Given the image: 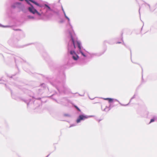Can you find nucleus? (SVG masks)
<instances>
[{
	"instance_id": "obj_1",
	"label": "nucleus",
	"mask_w": 157,
	"mask_h": 157,
	"mask_svg": "<svg viewBox=\"0 0 157 157\" xmlns=\"http://www.w3.org/2000/svg\"><path fill=\"white\" fill-rule=\"evenodd\" d=\"M67 19L68 20V22L66 25V27L67 29L68 37L69 38V40L68 44V50L70 51L71 54L74 53L78 57V56L75 54V52L71 50V49H74L77 46L78 48V51L79 52L81 53L83 56H85V55L82 52V49L83 48L82 47L81 43L76 37V35L73 29V27L71 23L70 19L69 17Z\"/></svg>"
},
{
	"instance_id": "obj_2",
	"label": "nucleus",
	"mask_w": 157,
	"mask_h": 157,
	"mask_svg": "<svg viewBox=\"0 0 157 157\" xmlns=\"http://www.w3.org/2000/svg\"><path fill=\"white\" fill-rule=\"evenodd\" d=\"M82 49V52L85 55V56H83L81 53L79 52L78 51V48L77 47L73 49H71V51H73L75 52V54L78 56V57L73 53L71 54L70 51L68 50V45L67 46L68 52L71 56L72 59L76 61L78 60V63L79 64L82 65L86 64L87 62H86V59L87 58H92L94 56H99L102 55L105 52L106 50L102 53H90L86 51L83 48Z\"/></svg>"
},
{
	"instance_id": "obj_3",
	"label": "nucleus",
	"mask_w": 157,
	"mask_h": 157,
	"mask_svg": "<svg viewBox=\"0 0 157 157\" xmlns=\"http://www.w3.org/2000/svg\"><path fill=\"white\" fill-rule=\"evenodd\" d=\"M65 74L63 71L56 78H53L50 83L57 90L59 93H65L70 91V89L65 84Z\"/></svg>"
},
{
	"instance_id": "obj_4",
	"label": "nucleus",
	"mask_w": 157,
	"mask_h": 157,
	"mask_svg": "<svg viewBox=\"0 0 157 157\" xmlns=\"http://www.w3.org/2000/svg\"><path fill=\"white\" fill-rule=\"evenodd\" d=\"M28 4L30 6L29 7H28V11H29L30 13L33 14H36L38 16L40 17V18H41V16H43L47 17H52L53 15L55 14L57 15H59V10L55 7H50V8L53 10H57L58 11V13H56L52 10V11L50 12V13L51 14H50L49 15H47L46 14V13H47L46 9L40 7L41 8V9L40 10V11L41 12V13H40L34 8L33 5L31 4L30 2H29Z\"/></svg>"
},
{
	"instance_id": "obj_5",
	"label": "nucleus",
	"mask_w": 157,
	"mask_h": 157,
	"mask_svg": "<svg viewBox=\"0 0 157 157\" xmlns=\"http://www.w3.org/2000/svg\"><path fill=\"white\" fill-rule=\"evenodd\" d=\"M18 41V40L16 38L14 37L9 40L8 42L11 45L17 48H23L25 46H27L30 44H28L25 45L19 46L17 44Z\"/></svg>"
},
{
	"instance_id": "obj_6",
	"label": "nucleus",
	"mask_w": 157,
	"mask_h": 157,
	"mask_svg": "<svg viewBox=\"0 0 157 157\" xmlns=\"http://www.w3.org/2000/svg\"><path fill=\"white\" fill-rule=\"evenodd\" d=\"M92 117H93V116L87 115L82 113L78 116L76 121L77 123H80L81 121H84L86 119Z\"/></svg>"
},
{
	"instance_id": "obj_7",
	"label": "nucleus",
	"mask_w": 157,
	"mask_h": 157,
	"mask_svg": "<svg viewBox=\"0 0 157 157\" xmlns=\"http://www.w3.org/2000/svg\"><path fill=\"white\" fill-rule=\"evenodd\" d=\"M21 4V3L19 2L13 3L11 5V8L13 9H14L16 8L19 9Z\"/></svg>"
},
{
	"instance_id": "obj_8",
	"label": "nucleus",
	"mask_w": 157,
	"mask_h": 157,
	"mask_svg": "<svg viewBox=\"0 0 157 157\" xmlns=\"http://www.w3.org/2000/svg\"><path fill=\"white\" fill-rule=\"evenodd\" d=\"M15 62L16 63V66L17 68H18V66H17V64L21 62L22 60V59L20 57L18 56H16L14 57Z\"/></svg>"
},
{
	"instance_id": "obj_9",
	"label": "nucleus",
	"mask_w": 157,
	"mask_h": 157,
	"mask_svg": "<svg viewBox=\"0 0 157 157\" xmlns=\"http://www.w3.org/2000/svg\"><path fill=\"white\" fill-rule=\"evenodd\" d=\"M42 54L44 59L48 61L50 57L45 51H43Z\"/></svg>"
},
{
	"instance_id": "obj_10",
	"label": "nucleus",
	"mask_w": 157,
	"mask_h": 157,
	"mask_svg": "<svg viewBox=\"0 0 157 157\" xmlns=\"http://www.w3.org/2000/svg\"><path fill=\"white\" fill-rule=\"evenodd\" d=\"M114 105L112 104H109V106L108 107L106 106L105 108L103 110L104 111L107 112L109 111L111 109L114 107Z\"/></svg>"
},
{
	"instance_id": "obj_11",
	"label": "nucleus",
	"mask_w": 157,
	"mask_h": 157,
	"mask_svg": "<svg viewBox=\"0 0 157 157\" xmlns=\"http://www.w3.org/2000/svg\"><path fill=\"white\" fill-rule=\"evenodd\" d=\"M21 10L24 13H26L28 11V8L27 9H26L25 6L22 4H21V6L19 9Z\"/></svg>"
},
{
	"instance_id": "obj_12",
	"label": "nucleus",
	"mask_w": 157,
	"mask_h": 157,
	"mask_svg": "<svg viewBox=\"0 0 157 157\" xmlns=\"http://www.w3.org/2000/svg\"><path fill=\"white\" fill-rule=\"evenodd\" d=\"M19 98L21 99V100L24 101L25 103H26L28 106L29 105L30 102L31 101V99H26L22 98L21 97H19Z\"/></svg>"
},
{
	"instance_id": "obj_13",
	"label": "nucleus",
	"mask_w": 157,
	"mask_h": 157,
	"mask_svg": "<svg viewBox=\"0 0 157 157\" xmlns=\"http://www.w3.org/2000/svg\"><path fill=\"white\" fill-rule=\"evenodd\" d=\"M113 39H110L109 40H105L104 41V44L105 45L106 43H108L109 44H113L114 43L113 42Z\"/></svg>"
},
{
	"instance_id": "obj_14",
	"label": "nucleus",
	"mask_w": 157,
	"mask_h": 157,
	"mask_svg": "<svg viewBox=\"0 0 157 157\" xmlns=\"http://www.w3.org/2000/svg\"><path fill=\"white\" fill-rule=\"evenodd\" d=\"M102 98V99H104V100L108 101L109 104H110H110H112V103L114 101V98Z\"/></svg>"
},
{
	"instance_id": "obj_15",
	"label": "nucleus",
	"mask_w": 157,
	"mask_h": 157,
	"mask_svg": "<svg viewBox=\"0 0 157 157\" xmlns=\"http://www.w3.org/2000/svg\"><path fill=\"white\" fill-rule=\"evenodd\" d=\"M156 120H157V117L155 116H153L152 118L150 120V121L149 123V124H150L151 123L154 122Z\"/></svg>"
},
{
	"instance_id": "obj_16",
	"label": "nucleus",
	"mask_w": 157,
	"mask_h": 157,
	"mask_svg": "<svg viewBox=\"0 0 157 157\" xmlns=\"http://www.w3.org/2000/svg\"><path fill=\"white\" fill-rule=\"evenodd\" d=\"M123 33H122L121 34V40H122L123 42V44L125 46L126 48H127V46L125 44V43H124V41H123Z\"/></svg>"
},
{
	"instance_id": "obj_17",
	"label": "nucleus",
	"mask_w": 157,
	"mask_h": 157,
	"mask_svg": "<svg viewBox=\"0 0 157 157\" xmlns=\"http://www.w3.org/2000/svg\"><path fill=\"white\" fill-rule=\"evenodd\" d=\"M123 33H122L121 34V40H122L123 42V44L125 46L126 48H127V46L125 44V43H124V41H123Z\"/></svg>"
},
{
	"instance_id": "obj_18",
	"label": "nucleus",
	"mask_w": 157,
	"mask_h": 157,
	"mask_svg": "<svg viewBox=\"0 0 157 157\" xmlns=\"http://www.w3.org/2000/svg\"><path fill=\"white\" fill-rule=\"evenodd\" d=\"M0 27L4 28H11V26L9 25H4L0 24Z\"/></svg>"
},
{
	"instance_id": "obj_19",
	"label": "nucleus",
	"mask_w": 157,
	"mask_h": 157,
	"mask_svg": "<svg viewBox=\"0 0 157 157\" xmlns=\"http://www.w3.org/2000/svg\"><path fill=\"white\" fill-rule=\"evenodd\" d=\"M27 17V18L29 19H33L35 18L34 17V16H32L30 15H28Z\"/></svg>"
},
{
	"instance_id": "obj_20",
	"label": "nucleus",
	"mask_w": 157,
	"mask_h": 157,
	"mask_svg": "<svg viewBox=\"0 0 157 157\" xmlns=\"http://www.w3.org/2000/svg\"><path fill=\"white\" fill-rule=\"evenodd\" d=\"M119 104H120L121 106H127L128 105V104H129V103H128V104L124 105V104H121V102H119Z\"/></svg>"
},
{
	"instance_id": "obj_21",
	"label": "nucleus",
	"mask_w": 157,
	"mask_h": 157,
	"mask_svg": "<svg viewBox=\"0 0 157 157\" xmlns=\"http://www.w3.org/2000/svg\"><path fill=\"white\" fill-rule=\"evenodd\" d=\"M40 86L43 87V88H44L45 87V85L44 83H42L40 85Z\"/></svg>"
},
{
	"instance_id": "obj_22",
	"label": "nucleus",
	"mask_w": 157,
	"mask_h": 157,
	"mask_svg": "<svg viewBox=\"0 0 157 157\" xmlns=\"http://www.w3.org/2000/svg\"><path fill=\"white\" fill-rule=\"evenodd\" d=\"M135 94L131 98V99H130V101H129V103H130V102H131V100L134 99V98H135Z\"/></svg>"
},
{
	"instance_id": "obj_23",
	"label": "nucleus",
	"mask_w": 157,
	"mask_h": 157,
	"mask_svg": "<svg viewBox=\"0 0 157 157\" xmlns=\"http://www.w3.org/2000/svg\"><path fill=\"white\" fill-rule=\"evenodd\" d=\"M64 116L65 117H69L70 116L68 114H64Z\"/></svg>"
},
{
	"instance_id": "obj_24",
	"label": "nucleus",
	"mask_w": 157,
	"mask_h": 157,
	"mask_svg": "<svg viewBox=\"0 0 157 157\" xmlns=\"http://www.w3.org/2000/svg\"><path fill=\"white\" fill-rule=\"evenodd\" d=\"M145 4H147L148 6H149L150 10V11H151L150 5L149 4H147V3L145 2Z\"/></svg>"
},
{
	"instance_id": "obj_25",
	"label": "nucleus",
	"mask_w": 157,
	"mask_h": 157,
	"mask_svg": "<svg viewBox=\"0 0 157 157\" xmlns=\"http://www.w3.org/2000/svg\"><path fill=\"white\" fill-rule=\"evenodd\" d=\"M76 110L77 111L80 112L81 113H82V112H81L80 109L79 108H78L77 109H76Z\"/></svg>"
},
{
	"instance_id": "obj_26",
	"label": "nucleus",
	"mask_w": 157,
	"mask_h": 157,
	"mask_svg": "<svg viewBox=\"0 0 157 157\" xmlns=\"http://www.w3.org/2000/svg\"><path fill=\"white\" fill-rule=\"evenodd\" d=\"M38 46L42 48H43V46L40 44H38Z\"/></svg>"
},
{
	"instance_id": "obj_27",
	"label": "nucleus",
	"mask_w": 157,
	"mask_h": 157,
	"mask_svg": "<svg viewBox=\"0 0 157 157\" xmlns=\"http://www.w3.org/2000/svg\"><path fill=\"white\" fill-rule=\"evenodd\" d=\"M14 30L15 31H21V29H14Z\"/></svg>"
},
{
	"instance_id": "obj_28",
	"label": "nucleus",
	"mask_w": 157,
	"mask_h": 157,
	"mask_svg": "<svg viewBox=\"0 0 157 157\" xmlns=\"http://www.w3.org/2000/svg\"><path fill=\"white\" fill-rule=\"evenodd\" d=\"M142 82H144V79H143V75H142Z\"/></svg>"
},
{
	"instance_id": "obj_29",
	"label": "nucleus",
	"mask_w": 157,
	"mask_h": 157,
	"mask_svg": "<svg viewBox=\"0 0 157 157\" xmlns=\"http://www.w3.org/2000/svg\"><path fill=\"white\" fill-rule=\"evenodd\" d=\"M114 101H117V102H118L119 103V102H120V101H119L118 100H117V99H114Z\"/></svg>"
},
{
	"instance_id": "obj_30",
	"label": "nucleus",
	"mask_w": 157,
	"mask_h": 157,
	"mask_svg": "<svg viewBox=\"0 0 157 157\" xmlns=\"http://www.w3.org/2000/svg\"><path fill=\"white\" fill-rule=\"evenodd\" d=\"M75 107V108L76 109H77L78 108H79L76 105H75L74 106Z\"/></svg>"
},
{
	"instance_id": "obj_31",
	"label": "nucleus",
	"mask_w": 157,
	"mask_h": 157,
	"mask_svg": "<svg viewBox=\"0 0 157 157\" xmlns=\"http://www.w3.org/2000/svg\"><path fill=\"white\" fill-rule=\"evenodd\" d=\"M37 100H40L41 99L40 98H36Z\"/></svg>"
},
{
	"instance_id": "obj_32",
	"label": "nucleus",
	"mask_w": 157,
	"mask_h": 157,
	"mask_svg": "<svg viewBox=\"0 0 157 157\" xmlns=\"http://www.w3.org/2000/svg\"><path fill=\"white\" fill-rule=\"evenodd\" d=\"M79 95L81 96H83L84 95V93L83 94H79Z\"/></svg>"
},
{
	"instance_id": "obj_33",
	"label": "nucleus",
	"mask_w": 157,
	"mask_h": 157,
	"mask_svg": "<svg viewBox=\"0 0 157 157\" xmlns=\"http://www.w3.org/2000/svg\"><path fill=\"white\" fill-rule=\"evenodd\" d=\"M140 6L139 9V13L140 14Z\"/></svg>"
},
{
	"instance_id": "obj_34",
	"label": "nucleus",
	"mask_w": 157,
	"mask_h": 157,
	"mask_svg": "<svg viewBox=\"0 0 157 157\" xmlns=\"http://www.w3.org/2000/svg\"><path fill=\"white\" fill-rule=\"evenodd\" d=\"M121 42H120V41H118V42H117V43H116V44H121Z\"/></svg>"
},
{
	"instance_id": "obj_35",
	"label": "nucleus",
	"mask_w": 157,
	"mask_h": 157,
	"mask_svg": "<svg viewBox=\"0 0 157 157\" xmlns=\"http://www.w3.org/2000/svg\"><path fill=\"white\" fill-rule=\"evenodd\" d=\"M75 126V125L74 124H71L70 126V127H72V126Z\"/></svg>"
},
{
	"instance_id": "obj_36",
	"label": "nucleus",
	"mask_w": 157,
	"mask_h": 157,
	"mask_svg": "<svg viewBox=\"0 0 157 157\" xmlns=\"http://www.w3.org/2000/svg\"><path fill=\"white\" fill-rule=\"evenodd\" d=\"M61 8H62V11H63V12H64V9H63V7L62 6H61Z\"/></svg>"
},
{
	"instance_id": "obj_37",
	"label": "nucleus",
	"mask_w": 157,
	"mask_h": 157,
	"mask_svg": "<svg viewBox=\"0 0 157 157\" xmlns=\"http://www.w3.org/2000/svg\"><path fill=\"white\" fill-rule=\"evenodd\" d=\"M64 21L63 20H61L60 21V22L61 23H63V22Z\"/></svg>"
},
{
	"instance_id": "obj_38",
	"label": "nucleus",
	"mask_w": 157,
	"mask_h": 157,
	"mask_svg": "<svg viewBox=\"0 0 157 157\" xmlns=\"http://www.w3.org/2000/svg\"><path fill=\"white\" fill-rule=\"evenodd\" d=\"M70 60H71L70 59L68 62V64H70Z\"/></svg>"
},
{
	"instance_id": "obj_39",
	"label": "nucleus",
	"mask_w": 157,
	"mask_h": 157,
	"mask_svg": "<svg viewBox=\"0 0 157 157\" xmlns=\"http://www.w3.org/2000/svg\"><path fill=\"white\" fill-rule=\"evenodd\" d=\"M65 18L67 19L68 18V17L67 16H66V17H65Z\"/></svg>"
},
{
	"instance_id": "obj_40",
	"label": "nucleus",
	"mask_w": 157,
	"mask_h": 157,
	"mask_svg": "<svg viewBox=\"0 0 157 157\" xmlns=\"http://www.w3.org/2000/svg\"><path fill=\"white\" fill-rule=\"evenodd\" d=\"M129 50L130 52L131 55V50L130 49H129Z\"/></svg>"
},
{
	"instance_id": "obj_41",
	"label": "nucleus",
	"mask_w": 157,
	"mask_h": 157,
	"mask_svg": "<svg viewBox=\"0 0 157 157\" xmlns=\"http://www.w3.org/2000/svg\"><path fill=\"white\" fill-rule=\"evenodd\" d=\"M63 12V13L64 15L66 14V13H65V11Z\"/></svg>"
},
{
	"instance_id": "obj_42",
	"label": "nucleus",
	"mask_w": 157,
	"mask_h": 157,
	"mask_svg": "<svg viewBox=\"0 0 157 157\" xmlns=\"http://www.w3.org/2000/svg\"><path fill=\"white\" fill-rule=\"evenodd\" d=\"M13 76H14V75H13V76H10V78H12L13 77Z\"/></svg>"
},
{
	"instance_id": "obj_43",
	"label": "nucleus",
	"mask_w": 157,
	"mask_h": 157,
	"mask_svg": "<svg viewBox=\"0 0 157 157\" xmlns=\"http://www.w3.org/2000/svg\"><path fill=\"white\" fill-rule=\"evenodd\" d=\"M65 17H66V16H67L66 15V14L64 15Z\"/></svg>"
},
{
	"instance_id": "obj_44",
	"label": "nucleus",
	"mask_w": 157,
	"mask_h": 157,
	"mask_svg": "<svg viewBox=\"0 0 157 157\" xmlns=\"http://www.w3.org/2000/svg\"><path fill=\"white\" fill-rule=\"evenodd\" d=\"M53 95H52V96H50V97H49V98H51L53 96Z\"/></svg>"
},
{
	"instance_id": "obj_45",
	"label": "nucleus",
	"mask_w": 157,
	"mask_h": 157,
	"mask_svg": "<svg viewBox=\"0 0 157 157\" xmlns=\"http://www.w3.org/2000/svg\"><path fill=\"white\" fill-rule=\"evenodd\" d=\"M50 155V154L48 155H47L46 157H48L49 156V155Z\"/></svg>"
},
{
	"instance_id": "obj_46",
	"label": "nucleus",
	"mask_w": 157,
	"mask_h": 157,
	"mask_svg": "<svg viewBox=\"0 0 157 157\" xmlns=\"http://www.w3.org/2000/svg\"><path fill=\"white\" fill-rule=\"evenodd\" d=\"M0 81H2V80H0ZM3 83L2 82H0V83Z\"/></svg>"
},
{
	"instance_id": "obj_47",
	"label": "nucleus",
	"mask_w": 157,
	"mask_h": 157,
	"mask_svg": "<svg viewBox=\"0 0 157 157\" xmlns=\"http://www.w3.org/2000/svg\"><path fill=\"white\" fill-rule=\"evenodd\" d=\"M132 63H135L133 62L132 61Z\"/></svg>"
},
{
	"instance_id": "obj_48",
	"label": "nucleus",
	"mask_w": 157,
	"mask_h": 157,
	"mask_svg": "<svg viewBox=\"0 0 157 157\" xmlns=\"http://www.w3.org/2000/svg\"><path fill=\"white\" fill-rule=\"evenodd\" d=\"M142 71L143 72V69L142 68Z\"/></svg>"
},
{
	"instance_id": "obj_49",
	"label": "nucleus",
	"mask_w": 157,
	"mask_h": 157,
	"mask_svg": "<svg viewBox=\"0 0 157 157\" xmlns=\"http://www.w3.org/2000/svg\"><path fill=\"white\" fill-rule=\"evenodd\" d=\"M99 103V102H96L95 103Z\"/></svg>"
},
{
	"instance_id": "obj_50",
	"label": "nucleus",
	"mask_w": 157,
	"mask_h": 157,
	"mask_svg": "<svg viewBox=\"0 0 157 157\" xmlns=\"http://www.w3.org/2000/svg\"><path fill=\"white\" fill-rule=\"evenodd\" d=\"M101 120H99V122Z\"/></svg>"
}]
</instances>
